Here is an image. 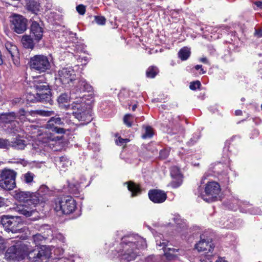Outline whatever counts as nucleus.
<instances>
[{"mask_svg": "<svg viewBox=\"0 0 262 262\" xmlns=\"http://www.w3.org/2000/svg\"><path fill=\"white\" fill-rule=\"evenodd\" d=\"M51 255V249L46 246L33 249L28 243L22 242L10 247L6 253V256L10 260L19 261L28 256L33 262H48Z\"/></svg>", "mask_w": 262, "mask_h": 262, "instance_id": "nucleus-1", "label": "nucleus"}, {"mask_svg": "<svg viewBox=\"0 0 262 262\" xmlns=\"http://www.w3.org/2000/svg\"><path fill=\"white\" fill-rule=\"evenodd\" d=\"M146 247V242L142 237L138 235L125 236L121 239L117 256L126 261L134 260L139 253L138 251Z\"/></svg>", "mask_w": 262, "mask_h": 262, "instance_id": "nucleus-2", "label": "nucleus"}, {"mask_svg": "<svg viewBox=\"0 0 262 262\" xmlns=\"http://www.w3.org/2000/svg\"><path fill=\"white\" fill-rule=\"evenodd\" d=\"M14 198L19 202H26L25 204L15 207L16 212L26 217L33 216L31 219L33 220L37 219L38 212L35 209V205L40 202V199L36 194L29 191H16Z\"/></svg>", "mask_w": 262, "mask_h": 262, "instance_id": "nucleus-3", "label": "nucleus"}, {"mask_svg": "<svg viewBox=\"0 0 262 262\" xmlns=\"http://www.w3.org/2000/svg\"><path fill=\"white\" fill-rule=\"evenodd\" d=\"M83 125L91 122L92 118V107L94 98L92 86L83 80Z\"/></svg>", "mask_w": 262, "mask_h": 262, "instance_id": "nucleus-4", "label": "nucleus"}, {"mask_svg": "<svg viewBox=\"0 0 262 262\" xmlns=\"http://www.w3.org/2000/svg\"><path fill=\"white\" fill-rule=\"evenodd\" d=\"M76 202L70 196L57 199L55 202L54 209L56 211H61L63 214L72 213L76 209Z\"/></svg>", "mask_w": 262, "mask_h": 262, "instance_id": "nucleus-5", "label": "nucleus"}, {"mask_svg": "<svg viewBox=\"0 0 262 262\" xmlns=\"http://www.w3.org/2000/svg\"><path fill=\"white\" fill-rule=\"evenodd\" d=\"M29 65L31 69L39 73L45 72L51 68L49 58L44 55H36L31 57Z\"/></svg>", "mask_w": 262, "mask_h": 262, "instance_id": "nucleus-6", "label": "nucleus"}, {"mask_svg": "<svg viewBox=\"0 0 262 262\" xmlns=\"http://www.w3.org/2000/svg\"><path fill=\"white\" fill-rule=\"evenodd\" d=\"M16 172L10 169H5L1 174L0 187L4 189L12 190L16 186Z\"/></svg>", "mask_w": 262, "mask_h": 262, "instance_id": "nucleus-7", "label": "nucleus"}, {"mask_svg": "<svg viewBox=\"0 0 262 262\" xmlns=\"http://www.w3.org/2000/svg\"><path fill=\"white\" fill-rule=\"evenodd\" d=\"M221 192L220 185L215 182H210L205 188V194H201V197L207 202H211L216 200Z\"/></svg>", "mask_w": 262, "mask_h": 262, "instance_id": "nucleus-8", "label": "nucleus"}, {"mask_svg": "<svg viewBox=\"0 0 262 262\" xmlns=\"http://www.w3.org/2000/svg\"><path fill=\"white\" fill-rule=\"evenodd\" d=\"M155 239L157 246L161 247L163 249L164 255L167 259L169 260L173 259L179 255V250L178 249L166 247L168 244V241L164 239L163 236L162 234L155 235Z\"/></svg>", "mask_w": 262, "mask_h": 262, "instance_id": "nucleus-9", "label": "nucleus"}, {"mask_svg": "<svg viewBox=\"0 0 262 262\" xmlns=\"http://www.w3.org/2000/svg\"><path fill=\"white\" fill-rule=\"evenodd\" d=\"M11 29L17 34L24 33L27 28V19L22 15L14 14L10 20Z\"/></svg>", "mask_w": 262, "mask_h": 262, "instance_id": "nucleus-10", "label": "nucleus"}, {"mask_svg": "<svg viewBox=\"0 0 262 262\" xmlns=\"http://www.w3.org/2000/svg\"><path fill=\"white\" fill-rule=\"evenodd\" d=\"M19 217L17 216H3L1 223L6 230L14 233L19 230Z\"/></svg>", "mask_w": 262, "mask_h": 262, "instance_id": "nucleus-11", "label": "nucleus"}, {"mask_svg": "<svg viewBox=\"0 0 262 262\" xmlns=\"http://www.w3.org/2000/svg\"><path fill=\"white\" fill-rule=\"evenodd\" d=\"M58 76L60 81L65 85L76 80L74 71L71 68H64L59 70Z\"/></svg>", "mask_w": 262, "mask_h": 262, "instance_id": "nucleus-12", "label": "nucleus"}, {"mask_svg": "<svg viewBox=\"0 0 262 262\" xmlns=\"http://www.w3.org/2000/svg\"><path fill=\"white\" fill-rule=\"evenodd\" d=\"M195 248L199 251L204 252L205 254L202 255L200 260L209 254H213L214 246L209 239L205 240L201 236V240L195 245Z\"/></svg>", "mask_w": 262, "mask_h": 262, "instance_id": "nucleus-13", "label": "nucleus"}, {"mask_svg": "<svg viewBox=\"0 0 262 262\" xmlns=\"http://www.w3.org/2000/svg\"><path fill=\"white\" fill-rule=\"evenodd\" d=\"M36 90L37 91L39 101L42 102H49L51 104V94L49 86L46 83L42 85H36Z\"/></svg>", "mask_w": 262, "mask_h": 262, "instance_id": "nucleus-14", "label": "nucleus"}, {"mask_svg": "<svg viewBox=\"0 0 262 262\" xmlns=\"http://www.w3.org/2000/svg\"><path fill=\"white\" fill-rule=\"evenodd\" d=\"M170 176L172 180L169 185L174 188L179 187L182 183L183 178L180 169L177 166L171 167Z\"/></svg>", "mask_w": 262, "mask_h": 262, "instance_id": "nucleus-15", "label": "nucleus"}, {"mask_svg": "<svg viewBox=\"0 0 262 262\" xmlns=\"http://www.w3.org/2000/svg\"><path fill=\"white\" fill-rule=\"evenodd\" d=\"M72 114L79 121L82 120V98L76 97L72 104Z\"/></svg>", "mask_w": 262, "mask_h": 262, "instance_id": "nucleus-16", "label": "nucleus"}, {"mask_svg": "<svg viewBox=\"0 0 262 262\" xmlns=\"http://www.w3.org/2000/svg\"><path fill=\"white\" fill-rule=\"evenodd\" d=\"M149 199L155 203L164 202L167 198L166 194L160 190H150L148 192Z\"/></svg>", "mask_w": 262, "mask_h": 262, "instance_id": "nucleus-17", "label": "nucleus"}, {"mask_svg": "<svg viewBox=\"0 0 262 262\" xmlns=\"http://www.w3.org/2000/svg\"><path fill=\"white\" fill-rule=\"evenodd\" d=\"M31 34L34 37V40L38 42L42 37L43 29L36 21H33L31 25Z\"/></svg>", "mask_w": 262, "mask_h": 262, "instance_id": "nucleus-18", "label": "nucleus"}, {"mask_svg": "<svg viewBox=\"0 0 262 262\" xmlns=\"http://www.w3.org/2000/svg\"><path fill=\"white\" fill-rule=\"evenodd\" d=\"M5 47L14 61V64H16L19 56V52L17 47L10 42H7L5 44Z\"/></svg>", "mask_w": 262, "mask_h": 262, "instance_id": "nucleus-19", "label": "nucleus"}, {"mask_svg": "<svg viewBox=\"0 0 262 262\" xmlns=\"http://www.w3.org/2000/svg\"><path fill=\"white\" fill-rule=\"evenodd\" d=\"M34 39H33L30 35H25L22 36L21 42L23 47L26 49H33L35 45Z\"/></svg>", "mask_w": 262, "mask_h": 262, "instance_id": "nucleus-20", "label": "nucleus"}, {"mask_svg": "<svg viewBox=\"0 0 262 262\" xmlns=\"http://www.w3.org/2000/svg\"><path fill=\"white\" fill-rule=\"evenodd\" d=\"M127 185L128 190L132 192V196H135L141 193V189L139 186L135 183L129 181L124 183Z\"/></svg>", "mask_w": 262, "mask_h": 262, "instance_id": "nucleus-21", "label": "nucleus"}, {"mask_svg": "<svg viewBox=\"0 0 262 262\" xmlns=\"http://www.w3.org/2000/svg\"><path fill=\"white\" fill-rule=\"evenodd\" d=\"M27 9L32 13L37 14L40 11V4L37 2L31 0L28 2L26 5Z\"/></svg>", "mask_w": 262, "mask_h": 262, "instance_id": "nucleus-22", "label": "nucleus"}, {"mask_svg": "<svg viewBox=\"0 0 262 262\" xmlns=\"http://www.w3.org/2000/svg\"><path fill=\"white\" fill-rule=\"evenodd\" d=\"M10 143V147L11 146L16 149H24L27 145L26 141L20 138H16L13 141Z\"/></svg>", "mask_w": 262, "mask_h": 262, "instance_id": "nucleus-23", "label": "nucleus"}, {"mask_svg": "<svg viewBox=\"0 0 262 262\" xmlns=\"http://www.w3.org/2000/svg\"><path fill=\"white\" fill-rule=\"evenodd\" d=\"M216 256L214 254H209L202 258L200 262H228L225 257H218L216 259Z\"/></svg>", "mask_w": 262, "mask_h": 262, "instance_id": "nucleus-24", "label": "nucleus"}, {"mask_svg": "<svg viewBox=\"0 0 262 262\" xmlns=\"http://www.w3.org/2000/svg\"><path fill=\"white\" fill-rule=\"evenodd\" d=\"M35 176L34 173L28 171L22 174L21 179L24 183L28 185H31L34 182Z\"/></svg>", "mask_w": 262, "mask_h": 262, "instance_id": "nucleus-25", "label": "nucleus"}, {"mask_svg": "<svg viewBox=\"0 0 262 262\" xmlns=\"http://www.w3.org/2000/svg\"><path fill=\"white\" fill-rule=\"evenodd\" d=\"M63 122L61 121L60 118L52 117L47 124V128H53L57 125H62Z\"/></svg>", "mask_w": 262, "mask_h": 262, "instance_id": "nucleus-26", "label": "nucleus"}, {"mask_svg": "<svg viewBox=\"0 0 262 262\" xmlns=\"http://www.w3.org/2000/svg\"><path fill=\"white\" fill-rule=\"evenodd\" d=\"M190 55V50L187 47L182 48L178 53L179 57L182 60H186Z\"/></svg>", "mask_w": 262, "mask_h": 262, "instance_id": "nucleus-27", "label": "nucleus"}, {"mask_svg": "<svg viewBox=\"0 0 262 262\" xmlns=\"http://www.w3.org/2000/svg\"><path fill=\"white\" fill-rule=\"evenodd\" d=\"M158 69L156 67H150L146 70V76L148 78H154L156 76V75L158 74Z\"/></svg>", "mask_w": 262, "mask_h": 262, "instance_id": "nucleus-28", "label": "nucleus"}, {"mask_svg": "<svg viewBox=\"0 0 262 262\" xmlns=\"http://www.w3.org/2000/svg\"><path fill=\"white\" fill-rule=\"evenodd\" d=\"M26 100L29 102H36L39 101L38 96H37V91L35 94L32 93H28L26 96Z\"/></svg>", "mask_w": 262, "mask_h": 262, "instance_id": "nucleus-29", "label": "nucleus"}, {"mask_svg": "<svg viewBox=\"0 0 262 262\" xmlns=\"http://www.w3.org/2000/svg\"><path fill=\"white\" fill-rule=\"evenodd\" d=\"M16 118V116L14 112L4 114L2 116V119L4 120L6 123L14 121Z\"/></svg>", "mask_w": 262, "mask_h": 262, "instance_id": "nucleus-30", "label": "nucleus"}, {"mask_svg": "<svg viewBox=\"0 0 262 262\" xmlns=\"http://www.w3.org/2000/svg\"><path fill=\"white\" fill-rule=\"evenodd\" d=\"M49 188L46 186V185H41L39 189L38 190L37 193H35L36 194L39 198L40 201H41L40 198L41 196H39V195L42 196V195H45L46 194H48L49 193Z\"/></svg>", "mask_w": 262, "mask_h": 262, "instance_id": "nucleus-31", "label": "nucleus"}, {"mask_svg": "<svg viewBox=\"0 0 262 262\" xmlns=\"http://www.w3.org/2000/svg\"><path fill=\"white\" fill-rule=\"evenodd\" d=\"M59 167L64 169L71 165V162L67 158L61 157L59 158Z\"/></svg>", "mask_w": 262, "mask_h": 262, "instance_id": "nucleus-32", "label": "nucleus"}, {"mask_svg": "<svg viewBox=\"0 0 262 262\" xmlns=\"http://www.w3.org/2000/svg\"><path fill=\"white\" fill-rule=\"evenodd\" d=\"M46 238L40 234H36L32 236V239L36 245H40Z\"/></svg>", "mask_w": 262, "mask_h": 262, "instance_id": "nucleus-33", "label": "nucleus"}, {"mask_svg": "<svg viewBox=\"0 0 262 262\" xmlns=\"http://www.w3.org/2000/svg\"><path fill=\"white\" fill-rule=\"evenodd\" d=\"M34 114L41 116H51L54 115V113L51 111H46L42 110H36L35 111Z\"/></svg>", "mask_w": 262, "mask_h": 262, "instance_id": "nucleus-34", "label": "nucleus"}, {"mask_svg": "<svg viewBox=\"0 0 262 262\" xmlns=\"http://www.w3.org/2000/svg\"><path fill=\"white\" fill-rule=\"evenodd\" d=\"M70 96L68 94L62 93L58 98V102L60 104L67 103L70 100Z\"/></svg>", "mask_w": 262, "mask_h": 262, "instance_id": "nucleus-35", "label": "nucleus"}, {"mask_svg": "<svg viewBox=\"0 0 262 262\" xmlns=\"http://www.w3.org/2000/svg\"><path fill=\"white\" fill-rule=\"evenodd\" d=\"M145 134H143L142 138L143 139L150 138L153 136V130L150 126L145 127Z\"/></svg>", "mask_w": 262, "mask_h": 262, "instance_id": "nucleus-36", "label": "nucleus"}, {"mask_svg": "<svg viewBox=\"0 0 262 262\" xmlns=\"http://www.w3.org/2000/svg\"><path fill=\"white\" fill-rule=\"evenodd\" d=\"M134 120V116L130 115H126L123 118L124 123L128 126L130 127L132 126V122Z\"/></svg>", "mask_w": 262, "mask_h": 262, "instance_id": "nucleus-37", "label": "nucleus"}, {"mask_svg": "<svg viewBox=\"0 0 262 262\" xmlns=\"http://www.w3.org/2000/svg\"><path fill=\"white\" fill-rule=\"evenodd\" d=\"M10 145V143L8 140L0 138V148H8Z\"/></svg>", "mask_w": 262, "mask_h": 262, "instance_id": "nucleus-38", "label": "nucleus"}, {"mask_svg": "<svg viewBox=\"0 0 262 262\" xmlns=\"http://www.w3.org/2000/svg\"><path fill=\"white\" fill-rule=\"evenodd\" d=\"M219 179L224 183H228L229 178L227 172H223V174L220 175Z\"/></svg>", "mask_w": 262, "mask_h": 262, "instance_id": "nucleus-39", "label": "nucleus"}, {"mask_svg": "<svg viewBox=\"0 0 262 262\" xmlns=\"http://www.w3.org/2000/svg\"><path fill=\"white\" fill-rule=\"evenodd\" d=\"M201 86V83L199 81L197 80L195 81L191 82L190 83L189 88L191 90H195L196 89H199Z\"/></svg>", "mask_w": 262, "mask_h": 262, "instance_id": "nucleus-40", "label": "nucleus"}, {"mask_svg": "<svg viewBox=\"0 0 262 262\" xmlns=\"http://www.w3.org/2000/svg\"><path fill=\"white\" fill-rule=\"evenodd\" d=\"M128 142H129V140L128 139H122L120 137H119L115 140L116 144L120 146L123 145L124 144L127 143Z\"/></svg>", "mask_w": 262, "mask_h": 262, "instance_id": "nucleus-41", "label": "nucleus"}, {"mask_svg": "<svg viewBox=\"0 0 262 262\" xmlns=\"http://www.w3.org/2000/svg\"><path fill=\"white\" fill-rule=\"evenodd\" d=\"M96 23L100 25H103L105 23L106 19L103 16H95V19Z\"/></svg>", "mask_w": 262, "mask_h": 262, "instance_id": "nucleus-42", "label": "nucleus"}, {"mask_svg": "<svg viewBox=\"0 0 262 262\" xmlns=\"http://www.w3.org/2000/svg\"><path fill=\"white\" fill-rule=\"evenodd\" d=\"M45 78L43 77L40 76L39 77L37 78L36 80L34 81V88L36 89V85L37 84L38 85H42L45 83L46 84L47 83L44 81Z\"/></svg>", "mask_w": 262, "mask_h": 262, "instance_id": "nucleus-43", "label": "nucleus"}, {"mask_svg": "<svg viewBox=\"0 0 262 262\" xmlns=\"http://www.w3.org/2000/svg\"><path fill=\"white\" fill-rule=\"evenodd\" d=\"M51 129L52 131L55 132L58 134H63L64 133V129L63 128L58 127L57 126H55L53 128H48Z\"/></svg>", "mask_w": 262, "mask_h": 262, "instance_id": "nucleus-44", "label": "nucleus"}, {"mask_svg": "<svg viewBox=\"0 0 262 262\" xmlns=\"http://www.w3.org/2000/svg\"><path fill=\"white\" fill-rule=\"evenodd\" d=\"M91 59L90 55L87 52L83 51V61H84L86 62L84 64H86Z\"/></svg>", "mask_w": 262, "mask_h": 262, "instance_id": "nucleus-45", "label": "nucleus"}, {"mask_svg": "<svg viewBox=\"0 0 262 262\" xmlns=\"http://www.w3.org/2000/svg\"><path fill=\"white\" fill-rule=\"evenodd\" d=\"M32 152L34 154H39L41 152V149L38 147L36 146V145H33Z\"/></svg>", "mask_w": 262, "mask_h": 262, "instance_id": "nucleus-46", "label": "nucleus"}, {"mask_svg": "<svg viewBox=\"0 0 262 262\" xmlns=\"http://www.w3.org/2000/svg\"><path fill=\"white\" fill-rule=\"evenodd\" d=\"M26 112L24 109H20L18 113V116L20 118V119H22L21 117H24L26 115Z\"/></svg>", "mask_w": 262, "mask_h": 262, "instance_id": "nucleus-47", "label": "nucleus"}, {"mask_svg": "<svg viewBox=\"0 0 262 262\" xmlns=\"http://www.w3.org/2000/svg\"><path fill=\"white\" fill-rule=\"evenodd\" d=\"M160 155L161 158H165L168 156V153L166 150H161Z\"/></svg>", "mask_w": 262, "mask_h": 262, "instance_id": "nucleus-48", "label": "nucleus"}, {"mask_svg": "<svg viewBox=\"0 0 262 262\" xmlns=\"http://www.w3.org/2000/svg\"><path fill=\"white\" fill-rule=\"evenodd\" d=\"M4 239L0 236V250L4 248Z\"/></svg>", "mask_w": 262, "mask_h": 262, "instance_id": "nucleus-49", "label": "nucleus"}, {"mask_svg": "<svg viewBox=\"0 0 262 262\" xmlns=\"http://www.w3.org/2000/svg\"><path fill=\"white\" fill-rule=\"evenodd\" d=\"M254 4L258 9H262V2H256Z\"/></svg>", "mask_w": 262, "mask_h": 262, "instance_id": "nucleus-50", "label": "nucleus"}, {"mask_svg": "<svg viewBox=\"0 0 262 262\" xmlns=\"http://www.w3.org/2000/svg\"><path fill=\"white\" fill-rule=\"evenodd\" d=\"M76 10L80 14H82V4L78 5L76 7Z\"/></svg>", "mask_w": 262, "mask_h": 262, "instance_id": "nucleus-51", "label": "nucleus"}, {"mask_svg": "<svg viewBox=\"0 0 262 262\" xmlns=\"http://www.w3.org/2000/svg\"><path fill=\"white\" fill-rule=\"evenodd\" d=\"M255 35L259 37H260L262 36V31L259 30H256L255 32Z\"/></svg>", "mask_w": 262, "mask_h": 262, "instance_id": "nucleus-52", "label": "nucleus"}, {"mask_svg": "<svg viewBox=\"0 0 262 262\" xmlns=\"http://www.w3.org/2000/svg\"><path fill=\"white\" fill-rule=\"evenodd\" d=\"M173 221L177 224H180V219H179V216H176V217H173Z\"/></svg>", "mask_w": 262, "mask_h": 262, "instance_id": "nucleus-53", "label": "nucleus"}, {"mask_svg": "<svg viewBox=\"0 0 262 262\" xmlns=\"http://www.w3.org/2000/svg\"><path fill=\"white\" fill-rule=\"evenodd\" d=\"M17 163H20L23 164L24 165H26L27 162L24 160L20 159L17 162Z\"/></svg>", "mask_w": 262, "mask_h": 262, "instance_id": "nucleus-54", "label": "nucleus"}, {"mask_svg": "<svg viewBox=\"0 0 262 262\" xmlns=\"http://www.w3.org/2000/svg\"><path fill=\"white\" fill-rule=\"evenodd\" d=\"M200 61L203 62V63H207L208 61H207V59L205 57H203V58H201L200 59Z\"/></svg>", "mask_w": 262, "mask_h": 262, "instance_id": "nucleus-55", "label": "nucleus"}, {"mask_svg": "<svg viewBox=\"0 0 262 262\" xmlns=\"http://www.w3.org/2000/svg\"><path fill=\"white\" fill-rule=\"evenodd\" d=\"M242 112L241 110H236V111H235V114L236 116H239V115H242Z\"/></svg>", "mask_w": 262, "mask_h": 262, "instance_id": "nucleus-56", "label": "nucleus"}, {"mask_svg": "<svg viewBox=\"0 0 262 262\" xmlns=\"http://www.w3.org/2000/svg\"><path fill=\"white\" fill-rule=\"evenodd\" d=\"M4 199L3 198L0 197V207L3 206L4 205Z\"/></svg>", "mask_w": 262, "mask_h": 262, "instance_id": "nucleus-57", "label": "nucleus"}, {"mask_svg": "<svg viewBox=\"0 0 262 262\" xmlns=\"http://www.w3.org/2000/svg\"><path fill=\"white\" fill-rule=\"evenodd\" d=\"M20 100H21L19 98H16L13 100V102L15 103H19L20 101Z\"/></svg>", "mask_w": 262, "mask_h": 262, "instance_id": "nucleus-58", "label": "nucleus"}, {"mask_svg": "<svg viewBox=\"0 0 262 262\" xmlns=\"http://www.w3.org/2000/svg\"><path fill=\"white\" fill-rule=\"evenodd\" d=\"M202 68V66L201 65H196V66H195V70H201V69Z\"/></svg>", "mask_w": 262, "mask_h": 262, "instance_id": "nucleus-59", "label": "nucleus"}, {"mask_svg": "<svg viewBox=\"0 0 262 262\" xmlns=\"http://www.w3.org/2000/svg\"><path fill=\"white\" fill-rule=\"evenodd\" d=\"M200 71H201V72H200L201 74H205L206 73V71H204L203 70V69H202V68L201 69Z\"/></svg>", "mask_w": 262, "mask_h": 262, "instance_id": "nucleus-60", "label": "nucleus"}, {"mask_svg": "<svg viewBox=\"0 0 262 262\" xmlns=\"http://www.w3.org/2000/svg\"><path fill=\"white\" fill-rule=\"evenodd\" d=\"M85 6L83 5V11H82L83 15L85 13Z\"/></svg>", "mask_w": 262, "mask_h": 262, "instance_id": "nucleus-61", "label": "nucleus"}, {"mask_svg": "<svg viewBox=\"0 0 262 262\" xmlns=\"http://www.w3.org/2000/svg\"><path fill=\"white\" fill-rule=\"evenodd\" d=\"M136 107H137L136 105H133V107H132V110L133 111H135L136 110Z\"/></svg>", "mask_w": 262, "mask_h": 262, "instance_id": "nucleus-62", "label": "nucleus"}, {"mask_svg": "<svg viewBox=\"0 0 262 262\" xmlns=\"http://www.w3.org/2000/svg\"><path fill=\"white\" fill-rule=\"evenodd\" d=\"M3 60H2V58H1V57H0V65L3 64Z\"/></svg>", "mask_w": 262, "mask_h": 262, "instance_id": "nucleus-63", "label": "nucleus"}, {"mask_svg": "<svg viewBox=\"0 0 262 262\" xmlns=\"http://www.w3.org/2000/svg\"><path fill=\"white\" fill-rule=\"evenodd\" d=\"M218 167H220L221 166H222V164L219 163L217 165Z\"/></svg>", "mask_w": 262, "mask_h": 262, "instance_id": "nucleus-64", "label": "nucleus"}]
</instances>
